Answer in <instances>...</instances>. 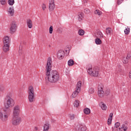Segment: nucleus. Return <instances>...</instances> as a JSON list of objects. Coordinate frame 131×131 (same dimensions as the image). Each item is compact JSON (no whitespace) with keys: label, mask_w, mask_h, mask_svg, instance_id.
<instances>
[{"label":"nucleus","mask_w":131,"mask_h":131,"mask_svg":"<svg viewBox=\"0 0 131 131\" xmlns=\"http://www.w3.org/2000/svg\"><path fill=\"white\" fill-rule=\"evenodd\" d=\"M52 58L48 57L46 65V72L45 79L49 82L55 83L60 79V75L57 71H52ZM51 71V72H50Z\"/></svg>","instance_id":"f257e3e1"},{"label":"nucleus","mask_w":131,"mask_h":131,"mask_svg":"<svg viewBox=\"0 0 131 131\" xmlns=\"http://www.w3.org/2000/svg\"><path fill=\"white\" fill-rule=\"evenodd\" d=\"M5 110H8L10 107H12L15 105L14 99L12 98L11 95H7L5 99Z\"/></svg>","instance_id":"f03ea898"},{"label":"nucleus","mask_w":131,"mask_h":131,"mask_svg":"<svg viewBox=\"0 0 131 131\" xmlns=\"http://www.w3.org/2000/svg\"><path fill=\"white\" fill-rule=\"evenodd\" d=\"M10 41H11V39H10V37L8 36H5L3 38L4 46H3V49L4 53H7V52H9L10 50Z\"/></svg>","instance_id":"7ed1b4c3"},{"label":"nucleus","mask_w":131,"mask_h":131,"mask_svg":"<svg viewBox=\"0 0 131 131\" xmlns=\"http://www.w3.org/2000/svg\"><path fill=\"white\" fill-rule=\"evenodd\" d=\"M10 113H11V109L6 110L4 108L3 112H0V119L2 121L5 122L6 120H8Z\"/></svg>","instance_id":"20e7f679"},{"label":"nucleus","mask_w":131,"mask_h":131,"mask_svg":"<svg viewBox=\"0 0 131 131\" xmlns=\"http://www.w3.org/2000/svg\"><path fill=\"white\" fill-rule=\"evenodd\" d=\"M100 70L98 67H95L94 68H89L88 72L91 76H93L94 77H98L99 76V72Z\"/></svg>","instance_id":"39448f33"},{"label":"nucleus","mask_w":131,"mask_h":131,"mask_svg":"<svg viewBox=\"0 0 131 131\" xmlns=\"http://www.w3.org/2000/svg\"><path fill=\"white\" fill-rule=\"evenodd\" d=\"M103 88H104V86L102 84H99L98 86V95L100 98H103L105 96V92H104Z\"/></svg>","instance_id":"423d86ee"},{"label":"nucleus","mask_w":131,"mask_h":131,"mask_svg":"<svg viewBox=\"0 0 131 131\" xmlns=\"http://www.w3.org/2000/svg\"><path fill=\"white\" fill-rule=\"evenodd\" d=\"M12 122L13 125H19L21 122V118L20 117H13Z\"/></svg>","instance_id":"0eeeda50"},{"label":"nucleus","mask_w":131,"mask_h":131,"mask_svg":"<svg viewBox=\"0 0 131 131\" xmlns=\"http://www.w3.org/2000/svg\"><path fill=\"white\" fill-rule=\"evenodd\" d=\"M10 32L11 33H15L16 32V30H17V25H16V22L12 21L10 25Z\"/></svg>","instance_id":"6e6552de"},{"label":"nucleus","mask_w":131,"mask_h":131,"mask_svg":"<svg viewBox=\"0 0 131 131\" xmlns=\"http://www.w3.org/2000/svg\"><path fill=\"white\" fill-rule=\"evenodd\" d=\"M19 113H20V107L18 105H16L14 107L13 117H18Z\"/></svg>","instance_id":"1a4fd4ad"},{"label":"nucleus","mask_w":131,"mask_h":131,"mask_svg":"<svg viewBox=\"0 0 131 131\" xmlns=\"http://www.w3.org/2000/svg\"><path fill=\"white\" fill-rule=\"evenodd\" d=\"M77 129L78 131H86V126L85 125L82 123H79L77 125Z\"/></svg>","instance_id":"9d476101"},{"label":"nucleus","mask_w":131,"mask_h":131,"mask_svg":"<svg viewBox=\"0 0 131 131\" xmlns=\"http://www.w3.org/2000/svg\"><path fill=\"white\" fill-rule=\"evenodd\" d=\"M64 53L65 52H64V51L59 50L57 54V59H59V60H62V59H63Z\"/></svg>","instance_id":"9b49d317"},{"label":"nucleus","mask_w":131,"mask_h":131,"mask_svg":"<svg viewBox=\"0 0 131 131\" xmlns=\"http://www.w3.org/2000/svg\"><path fill=\"white\" fill-rule=\"evenodd\" d=\"M49 11H54L55 9V2L54 0H50L49 2Z\"/></svg>","instance_id":"f8f14e48"},{"label":"nucleus","mask_w":131,"mask_h":131,"mask_svg":"<svg viewBox=\"0 0 131 131\" xmlns=\"http://www.w3.org/2000/svg\"><path fill=\"white\" fill-rule=\"evenodd\" d=\"M8 13L10 15V16H14V13H15V11L14 10V7H10L8 10Z\"/></svg>","instance_id":"ddd939ff"},{"label":"nucleus","mask_w":131,"mask_h":131,"mask_svg":"<svg viewBox=\"0 0 131 131\" xmlns=\"http://www.w3.org/2000/svg\"><path fill=\"white\" fill-rule=\"evenodd\" d=\"M95 37H96V38H103L104 35L102 32L98 31L95 34Z\"/></svg>","instance_id":"4468645a"},{"label":"nucleus","mask_w":131,"mask_h":131,"mask_svg":"<svg viewBox=\"0 0 131 131\" xmlns=\"http://www.w3.org/2000/svg\"><path fill=\"white\" fill-rule=\"evenodd\" d=\"M28 95H34V88L33 86H30L28 89Z\"/></svg>","instance_id":"2eb2a0df"},{"label":"nucleus","mask_w":131,"mask_h":131,"mask_svg":"<svg viewBox=\"0 0 131 131\" xmlns=\"http://www.w3.org/2000/svg\"><path fill=\"white\" fill-rule=\"evenodd\" d=\"M127 129V126H126L125 124H122L121 127H119V128L116 129V130H120V131H126Z\"/></svg>","instance_id":"dca6fc26"},{"label":"nucleus","mask_w":131,"mask_h":131,"mask_svg":"<svg viewBox=\"0 0 131 131\" xmlns=\"http://www.w3.org/2000/svg\"><path fill=\"white\" fill-rule=\"evenodd\" d=\"M28 100L30 103H32L34 101V94H28Z\"/></svg>","instance_id":"f3484780"},{"label":"nucleus","mask_w":131,"mask_h":131,"mask_svg":"<svg viewBox=\"0 0 131 131\" xmlns=\"http://www.w3.org/2000/svg\"><path fill=\"white\" fill-rule=\"evenodd\" d=\"M78 19L79 21H82V20H83V18H84V14L82 12H79L78 14Z\"/></svg>","instance_id":"a211bd4d"},{"label":"nucleus","mask_w":131,"mask_h":131,"mask_svg":"<svg viewBox=\"0 0 131 131\" xmlns=\"http://www.w3.org/2000/svg\"><path fill=\"white\" fill-rule=\"evenodd\" d=\"M27 24L29 28H32V26H33V25L32 24V21L30 19H28L27 20Z\"/></svg>","instance_id":"6ab92c4d"},{"label":"nucleus","mask_w":131,"mask_h":131,"mask_svg":"<svg viewBox=\"0 0 131 131\" xmlns=\"http://www.w3.org/2000/svg\"><path fill=\"white\" fill-rule=\"evenodd\" d=\"M81 84H82L81 81H78L77 83V86H76V90H77L79 92H80V90H81Z\"/></svg>","instance_id":"aec40b11"},{"label":"nucleus","mask_w":131,"mask_h":131,"mask_svg":"<svg viewBox=\"0 0 131 131\" xmlns=\"http://www.w3.org/2000/svg\"><path fill=\"white\" fill-rule=\"evenodd\" d=\"M99 106H100L102 110L106 111L107 110V106L104 102H100L99 103Z\"/></svg>","instance_id":"412c9836"},{"label":"nucleus","mask_w":131,"mask_h":131,"mask_svg":"<svg viewBox=\"0 0 131 131\" xmlns=\"http://www.w3.org/2000/svg\"><path fill=\"white\" fill-rule=\"evenodd\" d=\"M50 129V124L47 123L44 124L43 131H49Z\"/></svg>","instance_id":"4be33fe9"},{"label":"nucleus","mask_w":131,"mask_h":131,"mask_svg":"<svg viewBox=\"0 0 131 131\" xmlns=\"http://www.w3.org/2000/svg\"><path fill=\"white\" fill-rule=\"evenodd\" d=\"M79 92L80 91H79L78 90H77V89H76V90L73 93L72 97L73 98H76V97H77V95H78Z\"/></svg>","instance_id":"5701e85b"},{"label":"nucleus","mask_w":131,"mask_h":131,"mask_svg":"<svg viewBox=\"0 0 131 131\" xmlns=\"http://www.w3.org/2000/svg\"><path fill=\"white\" fill-rule=\"evenodd\" d=\"M68 65L70 67L71 66H73L74 65V61L73 59H70L68 61Z\"/></svg>","instance_id":"b1692460"},{"label":"nucleus","mask_w":131,"mask_h":131,"mask_svg":"<svg viewBox=\"0 0 131 131\" xmlns=\"http://www.w3.org/2000/svg\"><path fill=\"white\" fill-rule=\"evenodd\" d=\"M83 112L85 114L88 115L91 113V110L89 108L86 107L84 109Z\"/></svg>","instance_id":"393cba45"},{"label":"nucleus","mask_w":131,"mask_h":131,"mask_svg":"<svg viewBox=\"0 0 131 131\" xmlns=\"http://www.w3.org/2000/svg\"><path fill=\"white\" fill-rule=\"evenodd\" d=\"M95 43L98 45H101V43H102V40H101V38H96L95 39Z\"/></svg>","instance_id":"a878e982"},{"label":"nucleus","mask_w":131,"mask_h":131,"mask_svg":"<svg viewBox=\"0 0 131 131\" xmlns=\"http://www.w3.org/2000/svg\"><path fill=\"white\" fill-rule=\"evenodd\" d=\"M120 125V123L117 122L116 123H115L114 127H112V131H114V129L115 128H117V127H119V126Z\"/></svg>","instance_id":"bb28decb"},{"label":"nucleus","mask_w":131,"mask_h":131,"mask_svg":"<svg viewBox=\"0 0 131 131\" xmlns=\"http://www.w3.org/2000/svg\"><path fill=\"white\" fill-rule=\"evenodd\" d=\"M129 31H130V28H129V27H127V28L124 30L125 34L127 35L129 34Z\"/></svg>","instance_id":"cd10ccee"},{"label":"nucleus","mask_w":131,"mask_h":131,"mask_svg":"<svg viewBox=\"0 0 131 131\" xmlns=\"http://www.w3.org/2000/svg\"><path fill=\"white\" fill-rule=\"evenodd\" d=\"M94 13L98 16H101V15H102V12L99 10H95Z\"/></svg>","instance_id":"c85d7f7f"},{"label":"nucleus","mask_w":131,"mask_h":131,"mask_svg":"<svg viewBox=\"0 0 131 131\" xmlns=\"http://www.w3.org/2000/svg\"><path fill=\"white\" fill-rule=\"evenodd\" d=\"M69 117L70 118L71 120H73L74 118H75V114H69L68 115Z\"/></svg>","instance_id":"c756f323"},{"label":"nucleus","mask_w":131,"mask_h":131,"mask_svg":"<svg viewBox=\"0 0 131 131\" xmlns=\"http://www.w3.org/2000/svg\"><path fill=\"white\" fill-rule=\"evenodd\" d=\"M15 4V0H9L8 4L9 6H13Z\"/></svg>","instance_id":"7c9ffc66"},{"label":"nucleus","mask_w":131,"mask_h":131,"mask_svg":"<svg viewBox=\"0 0 131 131\" xmlns=\"http://www.w3.org/2000/svg\"><path fill=\"white\" fill-rule=\"evenodd\" d=\"M74 107H78L79 106V101L76 100L74 103Z\"/></svg>","instance_id":"2f4dec72"},{"label":"nucleus","mask_w":131,"mask_h":131,"mask_svg":"<svg viewBox=\"0 0 131 131\" xmlns=\"http://www.w3.org/2000/svg\"><path fill=\"white\" fill-rule=\"evenodd\" d=\"M123 63L124 64H127V63H128V58L127 57H124L123 59Z\"/></svg>","instance_id":"473e14b6"},{"label":"nucleus","mask_w":131,"mask_h":131,"mask_svg":"<svg viewBox=\"0 0 131 131\" xmlns=\"http://www.w3.org/2000/svg\"><path fill=\"white\" fill-rule=\"evenodd\" d=\"M78 34L80 36H82L83 34H84V31L83 30H79L78 31Z\"/></svg>","instance_id":"72a5a7b5"},{"label":"nucleus","mask_w":131,"mask_h":131,"mask_svg":"<svg viewBox=\"0 0 131 131\" xmlns=\"http://www.w3.org/2000/svg\"><path fill=\"white\" fill-rule=\"evenodd\" d=\"M89 94H94L95 93V90L93 88H90L89 90Z\"/></svg>","instance_id":"f704fd0d"},{"label":"nucleus","mask_w":131,"mask_h":131,"mask_svg":"<svg viewBox=\"0 0 131 131\" xmlns=\"http://www.w3.org/2000/svg\"><path fill=\"white\" fill-rule=\"evenodd\" d=\"M106 32L107 33V34H110V33H111V28H106Z\"/></svg>","instance_id":"c9c22d12"},{"label":"nucleus","mask_w":131,"mask_h":131,"mask_svg":"<svg viewBox=\"0 0 131 131\" xmlns=\"http://www.w3.org/2000/svg\"><path fill=\"white\" fill-rule=\"evenodd\" d=\"M49 33L52 34L53 33V26H51L49 28Z\"/></svg>","instance_id":"e433bc0d"},{"label":"nucleus","mask_w":131,"mask_h":131,"mask_svg":"<svg viewBox=\"0 0 131 131\" xmlns=\"http://www.w3.org/2000/svg\"><path fill=\"white\" fill-rule=\"evenodd\" d=\"M112 123V118H108L107 120V124H111Z\"/></svg>","instance_id":"4c0bfd02"},{"label":"nucleus","mask_w":131,"mask_h":131,"mask_svg":"<svg viewBox=\"0 0 131 131\" xmlns=\"http://www.w3.org/2000/svg\"><path fill=\"white\" fill-rule=\"evenodd\" d=\"M110 94V90L107 89L106 90L105 94L106 95V96H108Z\"/></svg>","instance_id":"58836bf2"},{"label":"nucleus","mask_w":131,"mask_h":131,"mask_svg":"<svg viewBox=\"0 0 131 131\" xmlns=\"http://www.w3.org/2000/svg\"><path fill=\"white\" fill-rule=\"evenodd\" d=\"M0 3L1 5H6V0H1Z\"/></svg>","instance_id":"ea45409f"},{"label":"nucleus","mask_w":131,"mask_h":131,"mask_svg":"<svg viewBox=\"0 0 131 131\" xmlns=\"http://www.w3.org/2000/svg\"><path fill=\"white\" fill-rule=\"evenodd\" d=\"M41 7H42V9L43 11H45L46 10V9H47V6H46V4H42Z\"/></svg>","instance_id":"a19ab883"},{"label":"nucleus","mask_w":131,"mask_h":131,"mask_svg":"<svg viewBox=\"0 0 131 131\" xmlns=\"http://www.w3.org/2000/svg\"><path fill=\"white\" fill-rule=\"evenodd\" d=\"M84 12L85 13V14H90V10L88 9H84Z\"/></svg>","instance_id":"79ce46f5"},{"label":"nucleus","mask_w":131,"mask_h":131,"mask_svg":"<svg viewBox=\"0 0 131 131\" xmlns=\"http://www.w3.org/2000/svg\"><path fill=\"white\" fill-rule=\"evenodd\" d=\"M4 90H5V88H4V85H1L0 86V92H3Z\"/></svg>","instance_id":"37998d69"},{"label":"nucleus","mask_w":131,"mask_h":131,"mask_svg":"<svg viewBox=\"0 0 131 131\" xmlns=\"http://www.w3.org/2000/svg\"><path fill=\"white\" fill-rule=\"evenodd\" d=\"M123 2V0H118L117 4L118 5H120Z\"/></svg>","instance_id":"c03bdc74"},{"label":"nucleus","mask_w":131,"mask_h":131,"mask_svg":"<svg viewBox=\"0 0 131 131\" xmlns=\"http://www.w3.org/2000/svg\"><path fill=\"white\" fill-rule=\"evenodd\" d=\"M109 117H110L109 118L113 119V113H111L110 114Z\"/></svg>","instance_id":"a18cd8bd"},{"label":"nucleus","mask_w":131,"mask_h":131,"mask_svg":"<svg viewBox=\"0 0 131 131\" xmlns=\"http://www.w3.org/2000/svg\"><path fill=\"white\" fill-rule=\"evenodd\" d=\"M18 52L20 55H22V50L19 49Z\"/></svg>","instance_id":"49530a36"},{"label":"nucleus","mask_w":131,"mask_h":131,"mask_svg":"<svg viewBox=\"0 0 131 131\" xmlns=\"http://www.w3.org/2000/svg\"><path fill=\"white\" fill-rule=\"evenodd\" d=\"M127 58L128 59H129V58H130V54H127Z\"/></svg>","instance_id":"de8ad7c7"},{"label":"nucleus","mask_w":131,"mask_h":131,"mask_svg":"<svg viewBox=\"0 0 131 131\" xmlns=\"http://www.w3.org/2000/svg\"><path fill=\"white\" fill-rule=\"evenodd\" d=\"M35 131L38 130V127H35Z\"/></svg>","instance_id":"09e8293b"},{"label":"nucleus","mask_w":131,"mask_h":131,"mask_svg":"<svg viewBox=\"0 0 131 131\" xmlns=\"http://www.w3.org/2000/svg\"><path fill=\"white\" fill-rule=\"evenodd\" d=\"M125 124H126V123H127V122H125Z\"/></svg>","instance_id":"8fccbe9b"},{"label":"nucleus","mask_w":131,"mask_h":131,"mask_svg":"<svg viewBox=\"0 0 131 131\" xmlns=\"http://www.w3.org/2000/svg\"><path fill=\"white\" fill-rule=\"evenodd\" d=\"M67 52H68L67 50H66V53H67Z\"/></svg>","instance_id":"3c124183"},{"label":"nucleus","mask_w":131,"mask_h":131,"mask_svg":"<svg viewBox=\"0 0 131 131\" xmlns=\"http://www.w3.org/2000/svg\"><path fill=\"white\" fill-rule=\"evenodd\" d=\"M69 51H68V54H69Z\"/></svg>","instance_id":"603ef678"}]
</instances>
